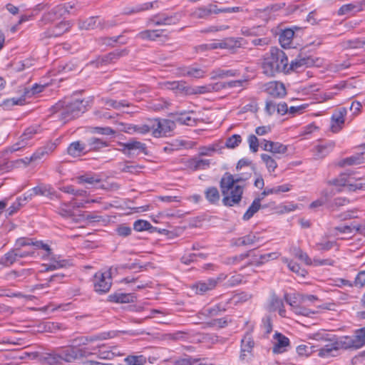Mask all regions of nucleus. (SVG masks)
<instances>
[{
	"label": "nucleus",
	"mask_w": 365,
	"mask_h": 365,
	"mask_svg": "<svg viewBox=\"0 0 365 365\" xmlns=\"http://www.w3.org/2000/svg\"><path fill=\"white\" fill-rule=\"evenodd\" d=\"M110 337L109 332H102L91 336L79 335L71 338L69 340L71 346H69L58 349L50 353L34 352L29 354V356L35 359L36 363L48 365H55L63 362L72 363L77 359L86 356V351L83 349H76L77 347Z\"/></svg>",
	"instance_id": "f257e3e1"
},
{
	"label": "nucleus",
	"mask_w": 365,
	"mask_h": 365,
	"mask_svg": "<svg viewBox=\"0 0 365 365\" xmlns=\"http://www.w3.org/2000/svg\"><path fill=\"white\" fill-rule=\"evenodd\" d=\"M252 173H245L235 176L226 173L220 180V185L223 195L222 203L227 207H232L240 202L244 192V186L238 182L246 181L251 178Z\"/></svg>",
	"instance_id": "f03ea898"
},
{
	"label": "nucleus",
	"mask_w": 365,
	"mask_h": 365,
	"mask_svg": "<svg viewBox=\"0 0 365 365\" xmlns=\"http://www.w3.org/2000/svg\"><path fill=\"white\" fill-rule=\"evenodd\" d=\"M87 104V101L79 99L61 101L51 108V113L66 123L83 113L86 110Z\"/></svg>",
	"instance_id": "7ed1b4c3"
},
{
	"label": "nucleus",
	"mask_w": 365,
	"mask_h": 365,
	"mask_svg": "<svg viewBox=\"0 0 365 365\" xmlns=\"http://www.w3.org/2000/svg\"><path fill=\"white\" fill-rule=\"evenodd\" d=\"M263 73L268 76H274L277 73H288V58L281 49L272 47L262 63Z\"/></svg>",
	"instance_id": "20e7f679"
},
{
	"label": "nucleus",
	"mask_w": 365,
	"mask_h": 365,
	"mask_svg": "<svg viewBox=\"0 0 365 365\" xmlns=\"http://www.w3.org/2000/svg\"><path fill=\"white\" fill-rule=\"evenodd\" d=\"M329 184L336 187H343L346 190L349 192L365 190V182H363L362 178L354 180L353 178L345 173H342L337 178L329 180Z\"/></svg>",
	"instance_id": "39448f33"
},
{
	"label": "nucleus",
	"mask_w": 365,
	"mask_h": 365,
	"mask_svg": "<svg viewBox=\"0 0 365 365\" xmlns=\"http://www.w3.org/2000/svg\"><path fill=\"white\" fill-rule=\"evenodd\" d=\"M153 136L162 138L167 136L175 128V122L170 119L153 118L151 119Z\"/></svg>",
	"instance_id": "423d86ee"
},
{
	"label": "nucleus",
	"mask_w": 365,
	"mask_h": 365,
	"mask_svg": "<svg viewBox=\"0 0 365 365\" xmlns=\"http://www.w3.org/2000/svg\"><path fill=\"white\" fill-rule=\"evenodd\" d=\"M112 279L110 272L96 273L93 279L94 289L96 292L104 294L108 292L111 287Z\"/></svg>",
	"instance_id": "0eeeda50"
},
{
	"label": "nucleus",
	"mask_w": 365,
	"mask_h": 365,
	"mask_svg": "<svg viewBox=\"0 0 365 365\" xmlns=\"http://www.w3.org/2000/svg\"><path fill=\"white\" fill-rule=\"evenodd\" d=\"M36 133V128L34 127L26 128L24 133L21 135L20 140L17 143L8 148L7 152L14 153L19 151L26 148V146L31 145V143L29 141L32 139Z\"/></svg>",
	"instance_id": "6e6552de"
},
{
	"label": "nucleus",
	"mask_w": 365,
	"mask_h": 365,
	"mask_svg": "<svg viewBox=\"0 0 365 365\" xmlns=\"http://www.w3.org/2000/svg\"><path fill=\"white\" fill-rule=\"evenodd\" d=\"M120 145L122 147L121 151L128 156L138 155L140 153L146 154V145L140 141L130 140L127 143H122Z\"/></svg>",
	"instance_id": "1a4fd4ad"
},
{
	"label": "nucleus",
	"mask_w": 365,
	"mask_h": 365,
	"mask_svg": "<svg viewBox=\"0 0 365 365\" xmlns=\"http://www.w3.org/2000/svg\"><path fill=\"white\" fill-rule=\"evenodd\" d=\"M255 346V341L250 334H245L241 340V353L240 358L243 363L249 362L252 356V350Z\"/></svg>",
	"instance_id": "9d476101"
},
{
	"label": "nucleus",
	"mask_w": 365,
	"mask_h": 365,
	"mask_svg": "<svg viewBox=\"0 0 365 365\" xmlns=\"http://www.w3.org/2000/svg\"><path fill=\"white\" fill-rule=\"evenodd\" d=\"M272 352L274 354H282L288 350L290 347V341L288 337L281 333L276 332L272 339Z\"/></svg>",
	"instance_id": "9b49d317"
},
{
	"label": "nucleus",
	"mask_w": 365,
	"mask_h": 365,
	"mask_svg": "<svg viewBox=\"0 0 365 365\" xmlns=\"http://www.w3.org/2000/svg\"><path fill=\"white\" fill-rule=\"evenodd\" d=\"M263 90L274 98H282L287 93L284 84L277 81H270L264 84Z\"/></svg>",
	"instance_id": "f8f14e48"
},
{
	"label": "nucleus",
	"mask_w": 365,
	"mask_h": 365,
	"mask_svg": "<svg viewBox=\"0 0 365 365\" xmlns=\"http://www.w3.org/2000/svg\"><path fill=\"white\" fill-rule=\"evenodd\" d=\"M212 14H216L215 4H210L207 6L195 8L190 16L193 19H208Z\"/></svg>",
	"instance_id": "ddd939ff"
},
{
	"label": "nucleus",
	"mask_w": 365,
	"mask_h": 365,
	"mask_svg": "<svg viewBox=\"0 0 365 365\" xmlns=\"http://www.w3.org/2000/svg\"><path fill=\"white\" fill-rule=\"evenodd\" d=\"M335 146L333 141H328L315 145L312 148L313 156L315 159H322L330 153Z\"/></svg>",
	"instance_id": "4468645a"
},
{
	"label": "nucleus",
	"mask_w": 365,
	"mask_h": 365,
	"mask_svg": "<svg viewBox=\"0 0 365 365\" xmlns=\"http://www.w3.org/2000/svg\"><path fill=\"white\" fill-rule=\"evenodd\" d=\"M346 113L347 110L345 108H339L332 114L331 124L332 132L337 133L341 129Z\"/></svg>",
	"instance_id": "2eb2a0df"
},
{
	"label": "nucleus",
	"mask_w": 365,
	"mask_h": 365,
	"mask_svg": "<svg viewBox=\"0 0 365 365\" xmlns=\"http://www.w3.org/2000/svg\"><path fill=\"white\" fill-rule=\"evenodd\" d=\"M262 148L264 150L272 153L273 154H284L287 151V146L271 140H263Z\"/></svg>",
	"instance_id": "dca6fc26"
},
{
	"label": "nucleus",
	"mask_w": 365,
	"mask_h": 365,
	"mask_svg": "<svg viewBox=\"0 0 365 365\" xmlns=\"http://www.w3.org/2000/svg\"><path fill=\"white\" fill-rule=\"evenodd\" d=\"M240 45V42L234 38H227L219 42H213L205 45L208 49H233Z\"/></svg>",
	"instance_id": "f3484780"
},
{
	"label": "nucleus",
	"mask_w": 365,
	"mask_h": 365,
	"mask_svg": "<svg viewBox=\"0 0 365 365\" xmlns=\"http://www.w3.org/2000/svg\"><path fill=\"white\" fill-rule=\"evenodd\" d=\"M179 71L180 74L182 76H188L195 78H203L206 73L205 70L195 66L180 68Z\"/></svg>",
	"instance_id": "a211bd4d"
},
{
	"label": "nucleus",
	"mask_w": 365,
	"mask_h": 365,
	"mask_svg": "<svg viewBox=\"0 0 365 365\" xmlns=\"http://www.w3.org/2000/svg\"><path fill=\"white\" fill-rule=\"evenodd\" d=\"M32 191L34 196L42 195L48 197L50 199H53V197H56V198H60V196L56 194L54 189L50 185L40 184L33 187Z\"/></svg>",
	"instance_id": "6ab92c4d"
},
{
	"label": "nucleus",
	"mask_w": 365,
	"mask_h": 365,
	"mask_svg": "<svg viewBox=\"0 0 365 365\" xmlns=\"http://www.w3.org/2000/svg\"><path fill=\"white\" fill-rule=\"evenodd\" d=\"M240 74V70L237 69H223L217 68L213 69L210 73V78L212 80L217 78H225L228 77H235Z\"/></svg>",
	"instance_id": "aec40b11"
},
{
	"label": "nucleus",
	"mask_w": 365,
	"mask_h": 365,
	"mask_svg": "<svg viewBox=\"0 0 365 365\" xmlns=\"http://www.w3.org/2000/svg\"><path fill=\"white\" fill-rule=\"evenodd\" d=\"M313 61L309 57L298 56L290 63H288V73L289 71H299L304 67L312 65Z\"/></svg>",
	"instance_id": "412c9836"
},
{
	"label": "nucleus",
	"mask_w": 365,
	"mask_h": 365,
	"mask_svg": "<svg viewBox=\"0 0 365 365\" xmlns=\"http://www.w3.org/2000/svg\"><path fill=\"white\" fill-rule=\"evenodd\" d=\"M67 11V7L63 5H58L52 9L49 12L44 14L41 21L44 23H48L56 20L63 16Z\"/></svg>",
	"instance_id": "4be33fe9"
},
{
	"label": "nucleus",
	"mask_w": 365,
	"mask_h": 365,
	"mask_svg": "<svg viewBox=\"0 0 365 365\" xmlns=\"http://www.w3.org/2000/svg\"><path fill=\"white\" fill-rule=\"evenodd\" d=\"M67 153L72 157H79L88 153L86 143L75 141L71 143L67 148Z\"/></svg>",
	"instance_id": "5701e85b"
},
{
	"label": "nucleus",
	"mask_w": 365,
	"mask_h": 365,
	"mask_svg": "<svg viewBox=\"0 0 365 365\" xmlns=\"http://www.w3.org/2000/svg\"><path fill=\"white\" fill-rule=\"evenodd\" d=\"M364 5L365 3L363 1L344 4L339 8L337 14L339 16L354 14L362 11Z\"/></svg>",
	"instance_id": "b1692460"
},
{
	"label": "nucleus",
	"mask_w": 365,
	"mask_h": 365,
	"mask_svg": "<svg viewBox=\"0 0 365 365\" xmlns=\"http://www.w3.org/2000/svg\"><path fill=\"white\" fill-rule=\"evenodd\" d=\"M334 343V347L336 351L339 349H354V345L351 336H342L336 339H331Z\"/></svg>",
	"instance_id": "393cba45"
},
{
	"label": "nucleus",
	"mask_w": 365,
	"mask_h": 365,
	"mask_svg": "<svg viewBox=\"0 0 365 365\" xmlns=\"http://www.w3.org/2000/svg\"><path fill=\"white\" fill-rule=\"evenodd\" d=\"M365 163V153H358L346 158L339 163L341 167L359 165Z\"/></svg>",
	"instance_id": "a878e982"
},
{
	"label": "nucleus",
	"mask_w": 365,
	"mask_h": 365,
	"mask_svg": "<svg viewBox=\"0 0 365 365\" xmlns=\"http://www.w3.org/2000/svg\"><path fill=\"white\" fill-rule=\"evenodd\" d=\"M107 146H108V142L102 138L91 137L86 140L88 152L99 151L102 148H104Z\"/></svg>",
	"instance_id": "bb28decb"
},
{
	"label": "nucleus",
	"mask_w": 365,
	"mask_h": 365,
	"mask_svg": "<svg viewBox=\"0 0 365 365\" xmlns=\"http://www.w3.org/2000/svg\"><path fill=\"white\" fill-rule=\"evenodd\" d=\"M193 112H181L175 114V121L181 125L193 126L196 124V119L192 116Z\"/></svg>",
	"instance_id": "cd10ccee"
},
{
	"label": "nucleus",
	"mask_w": 365,
	"mask_h": 365,
	"mask_svg": "<svg viewBox=\"0 0 365 365\" xmlns=\"http://www.w3.org/2000/svg\"><path fill=\"white\" fill-rule=\"evenodd\" d=\"M215 281L212 279H207L205 281H200L196 283L193 288L195 289V292L198 294H203L208 291H211L215 288Z\"/></svg>",
	"instance_id": "c85d7f7f"
},
{
	"label": "nucleus",
	"mask_w": 365,
	"mask_h": 365,
	"mask_svg": "<svg viewBox=\"0 0 365 365\" xmlns=\"http://www.w3.org/2000/svg\"><path fill=\"white\" fill-rule=\"evenodd\" d=\"M78 27L80 29L92 30L101 28V21L96 16H91L85 20H79Z\"/></svg>",
	"instance_id": "c756f323"
},
{
	"label": "nucleus",
	"mask_w": 365,
	"mask_h": 365,
	"mask_svg": "<svg viewBox=\"0 0 365 365\" xmlns=\"http://www.w3.org/2000/svg\"><path fill=\"white\" fill-rule=\"evenodd\" d=\"M71 27L69 21H61L53 28L49 29L48 36H60L65 32L68 31Z\"/></svg>",
	"instance_id": "7c9ffc66"
},
{
	"label": "nucleus",
	"mask_w": 365,
	"mask_h": 365,
	"mask_svg": "<svg viewBox=\"0 0 365 365\" xmlns=\"http://www.w3.org/2000/svg\"><path fill=\"white\" fill-rule=\"evenodd\" d=\"M294 32L291 29H286L282 31L279 37L281 46L284 48H290L292 43Z\"/></svg>",
	"instance_id": "2f4dec72"
},
{
	"label": "nucleus",
	"mask_w": 365,
	"mask_h": 365,
	"mask_svg": "<svg viewBox=\"0 0 365 365\" xmlns=\"http://www.w3.org/2000/svg\"><path fill=\"white\" fill-rule=\"evenodd\" d=\"M128 53V51L125 48L122 50H115L103 56L102 61L105 63H112L115 62V61L119 59L120 57L126 56Z\"/></svg>",
	"instance_id": "473e14b6"
},
{
	"label": "nucleus",
	"mask_w": 365,
	"mask_h": 365,
	"mask_svg": "<svg viewBox=\"0 0 365 365\" xmlns=\"http://www.w3.org/2000/svg\"><path fill=\"white\" fill-rule=\"evenodd\" d=\"M162 32L163 30L160 29H148L138 33L136 37L142 40L155 41L156 40L157 38L160 37L162 36Z\"/></svg>",
	"instance_id": "72a5a7b5"
},
{
	"label": "nucleus",
	"mask_w": 365,
	"mask_h": 365,
	"mask_svg": "<svg viewBox=\"0 0 365 365\" xmlns=\"http://www.w3.org/2000/svg\"><path fill=\"white\" fill-rule=\"evenodd\" d=\"M56 212L64 218H68L74 216V210L71 202H61L56 209Z\"/></svg>",
	"instance_id": "f704fd0d"
},
{
	"label": "nucleus",
	"mask_w": 365,
	"mask_h": 365,
	"mask_svg": "<svg viewBox=\"0 0 365 365\" xmlns=\"http://www.w3.org/2000/svg\"><path fill=\"white\" fill-rule=\"evenodd\" d=\"M351 339L354 345V349H360L365 345V327L356 330Z\"/></svg>",
	"instance_id": "c9c22d12"
},
{
	"label": "nucleus",
	"mask_w": 365,
	"mask_h": 365,
	"mask_svg": "<svg viewBox=\"0 0 365 365\" xmlns=\"http://www.w3.org/2000/svg\"><path fill=\"white\" fill-rule=\"evenodd\" d=\"M210 160L208 159H197L192 158L188 161V166L190 168L197 170H205L210 167Z\"/></svg>",
	"instance_id": "e433bc0d"
},
{
	"label": "nucleus",
	"mask_w": 365,
	"mask_h": 365,
	"mask_svg": "<svg viewBox=\"0 0 365 365\" xmlns=\"http://www.w3.org/2000/svg\"><path fill=\"white\" fill-rule=\"evenodd\" d=\"M260 207L261 198H255L243 215L242 219L245 221L249 220L259 210Z\"/></svg>",
	"instance_id": "4c0bfd02"
},
{
	"label": "nucleus",
	"mask_w": 365,
	"mask_h": 365,
	"mask_svg": "<svg viewBox=\"0 0 365 365\" xmlns=\"http://www.w3.org/2000/svg\"><path fill=\"white\" fill-rule=\"evenodd\" d=\"M206 200L212 205L217 204L220 198V192L217 187H209L205 191Z\"/></svg>",
	"instance_id": "58836bf2"
},
{
	"label": "nucleus",
	"mask_w": 365,
	"mask_h": 365,
	"mask_svg": "<svg viewBox=\"0 0 365 365\" xmlns=\"http://www.w3.org/2000/svg\"><path fill=\"white\" fill-rule=\"evenodd\" d=\"M336 245V242L330 241L325 237H322L319 242L314 245V249L319 252H327L332 249Z\"/></svg>",
	"instance_id": "ea45409f"
},
{
	"label": "nucleus",
	"mask_w": 365,
	"mask_h": 365,
	"mask_svg": "<svg viewBox=\"0 0 365 365\" xmlns=\"http://www.w3.org/2000/svg\"><path fill=\"white\" fill-rule=\"evenodd\" d=\"M332 196V192H329L327 190H324L321 192V196L319 199L313 201L309 207L311 208H316L318 207H321L328 202L331 197Z\"/></svg>",
	"instance_id": "a19ab883"
},
{
	"label": "nucleus",
	"mask_w": 365,
	"mask_h": 365,
	"mask_svg": "<svg viewBox=\"0 0 365 365\" xmlns=\"http://www.w3.org/2000/svg\"><path fill=\"white\" fill-rule=\"evenodd\" d=\"M258 238L253 234H250L234 240V245L236 246H246L254 245Z\"/></svg>",
	"instance_id": "79ce46f5"
},
{
	"label": "nucleus",
	"mask_w": 365,
	"mask_h": 365,
	"mask_svg": "<svg viewBox=\"0 0 365 365\" xmlns=\"http://www.w3.org/2000/svg\"><path fill=\"white\" fill-rule=\"evenodd\" d=\"M18 261L19 259L16 251L15 250H12L1 257L0 264L6 267H9Z\"/></svg>",
	"instance_id": "37998d69"
},
{
	"label": "nucleus",
	"mask_w": 365,
	"mask_h": 365,
	"mask_svg": "<svg viewBox=\"0 0 365 365\" xmlns=\"http://www.w3.org/2000/svg\"><path fill=\"white\" fill-rule=\"evenodd\" d=\"M132 296L125 293H113L108 296V301L115 303H128L130 302Z\"/></svg>",
	"instance_id": "c03bdc74"
},
{
	"label": "nucleus",
	"mask_w": 365,
	"mask_h": 365,
	"mask_svg": "<svg viewBox=\"0 0 365 365\" xmlns=\"http://www.w3.org/2000/svg\"><path fill=\"white\" fill-rule=\"evenodd\" d=\"M261 158L263 163L265 164L269 173H271L275 171L276 168H277V163L272 156L263 153L261 155Z\"/></svg>",
	"instance_id": "a18cd8bd"
},
{
	"label": "nucleus",
	"mask_w": 365,
	"mask_h": 365,
	"mask_svg": "<svg viewBox=\"0 0 365 365\" xmlns=\"http://www.w3.org/2000/svg\"><path fill=\"white\" fill-rule=\"evenodd\" d=\"M129 129L139 134H146L149 132L153 133L151 119L148 120L145 124L134 125L129 128Z\"/></svg>",
	"instance_id": "49530a36"
},
{
	"label": "nucleus",
	"mask_w": 365,
	"mask_h": 365,
	"mask_svg": "<svg viewBox=\"0 0 365 365\" xmlns=\"http://www.w3.org/2000/svg\"><path fill=\"white\" fill-rule=\"evenodd\" d=\"M124 361L128 365H144L147 362V357L144 355H130Z\"/></svg>",
	"instance_id": "de8ad7c7"
},
{
	"label": "nucleus",
	"mask_w": 365,
	"mask_h": 365,
	"mask_svg": "<svg viewBox=\"0 0 365 365\" xmlns=\"http://www.w3.org/2000/svg\"><path fill=\"white\" fill-rule=\"evenodd\" d=\"M314 346L309 344H301L297 347V353L299 356L306 358L309 356L314 351Z\"/></svg>",
	"instance_id": "09e8293b"
},
{
	"label": "nucleus",
	"mask_w": 365,
	"mask_h": 365,
	"mask_svg": "<svg viewBox=\"0 0 365 365\" xmlns=\"http://www.w3.org/2000/svg\"><path fill=\"white\" fill-rule=\"evenodd\" d=\"M155 6L158 7V1H155L153 2H147V3L137 5L135 8L132 9L130 11H129L126 13L127 14L138 13L140 11L149 10Z\"/></svg>",
	"instance_id": "8fccbe9b"
},
{
	"label": "nucleus",
	"mask_w": 365,
	"mask_h": 365,
	"mask_svg": "<svg viewBox=\"0 0 365 365\" xmlns=\"http://www.w3.org/2000/svg\"><path fill=\"white\" fill-rule=\"evenodd\" d=\"M334 351H336V349L334 347L333 341H331L330 344H326L324 347L319 350L318 355L323 358H327L333 356Z\"/></svg>",
	"instance_id": "3c124183"
},
{
	"label": "nucleus",
	"mask_w": 365,
	"mask_h": 365,
	"mask_svg": "<svg viewBox=\"0 0 365 365\" xmlns=\"http://www.w3.org/2000/svg\"><path fill=\"white\" fill-rule=\"evenodd\" d=\"M283 307L282 300L279 298L275 294H272L270 297L268 309L269 311L275 312L278 308Z\"/></svg>",
	"instance_id": "603ef678"
},
{
	"label": "nucleus",
	"mask_w": 365,
	"mask_h": 365,
	"mask_svg": "<svg viewBox=\"0 0 365 365\" xmlns=\"http://www.w3.org/2000/svg\"><path fill=\"white\" fill-rule=\"evenodd\" d=\"M152 228V225L148 221L145 220H138L133 223V229L137 232L146 231Z\"/></svg>",
	"instance_id": "864d4df0"
},
{
	"label": "nucleus",
	"mask_w": 365,
	"mask_h": 365,
	"mask_svg": "<svg viewBox=\"0 0 365 365\" xmlns=\"http://www.w3.org/2000/svg\"><path fill=\"white\" fill-rule=\"evenodd\" d=\"M102 103L107 107L119 109L121 107L128 106L125 101H117L109 98H102Z\"/></svg>",
	"instance_id": "5fc2aeb1"
},
{
	"label": "nucleus",
	"mask_w": 365,
	"mask_h": 365,
	"mask_svg": "<svg viewBox=\"0 0 365 365\" xmlns=\"http://www.w3.org/2000/svg\"><path fill=\"white\" fill-rule=\"evenodd\" d=\"M182 17V14L180 12H177L171 15H168L165 14L164 19L165 25H175L180 21Z\"/></svg>",
	"instance_id": "6e6d98bb"
},
{
	"label": "nucleus",
	"mask_w": 365,
	"mask_h": 365,
	"mask_svg": "<svg viewBox=\"0 0 365 365\" xmlns=\"http://www.w3.org/2000/svg\"><path fill=\"white\" fill-rule=\"evenodd\" d=\"M165 86L168 89L176 90L179 91H184L186 93L187 86L185 82L180 81H168L165 83Z\"/></svg>",
	"instance_id": "4d7b16f0"
},
{
	"label": "nucleus",
	"mask_w": 365,
	"mask_h": 365,
	"mask_svg": "<svg viewBox=\"0 0 365 365\" xmlns=\"http://www.w3.org/2000/svg\"><path fill=\"white\" fill-rule=\"evenodd\" d=\"M242 142L240 135L234 134L229 137L225 142V145L229 148H235L237 147Z\"/></svg>",
	"instance_id": "13d9d810"
},
{
	"label": "nucleus",
	"mask_w": 365,
	"mask_h": 365,
	"mask_svg": "<svg viewBox=\"0 0 365 365\" xmlns=\"http://www.w3.org/2000/svg\"><path fill=\"white\" fill-rule=\"evenodd\" d=\"M78 183L83 184V183H88V184H94L99 182L101 181V179L97 178L95 175H80L77 178Z\"/></svg>",
	"instance_id": "bf43d9fd"
},
{
	"label": "nucleus",
	"mask_w": 365,
	"mask_h": 365,
	"mask_svg": "<svg viewBox=\"0 0 365 365\" xmlns=\"http://www.w3.org/2000/svg\"><path fill=\"white\" fill-rule=\"evenodd\" d=\"M165 14H158L153 16L148 20L147 26H161L165 25Z\"/></svg>",
	"instance_id": "052dcab7"
},
{
	"label": "nucleus",
	"mask_w": 365,
	"mask_h": 365,
	"mask_svg": "<svg viewBox=\"0 0 365 365\" xmlns=\"http://www.w3.org/2000/svg\"><path fill=\"white\" fill-rule=\"evenodd\" d=\"M209 93L208 84L201 86L187 87L186 89V94H205Z\"/></svg>",
	"instance_id": "680f3d73"
},
{
	"label": "nucleus",
	"mask_w": 365,
	"mask_h": 365,
	"mask_svg": "<svg viewBox=\"0 0 365 365\" xmlns=\"http://www.w3.org/2000/svg\"><path fill=\"white\" fill-rule=\"evenodd\" d=\"M299 297L301 298V296L298 294L290 295L285 294L284 296V300L291 307L292 310L299 305Z\"/></svg>",
	"instance_id": "e2e57ef3"
},
{
	"label": "nucleus",
	"mask_w": 365,
	"mask_h": 365,
	"mask_svg": "<svg viewBox=\"0 0 365 365\" xmlns=\"http://www.w3.org/2000/svg\"><path fill=\"white\" fill-rule=\"evenodd\" d=\"M309 338L319 341H331L330 334L325 331H318L317 333L312 334L309 335Z\"/></svg>",
	"instance_id": "0e129e2a"
},
{
	"label": "nucleus",
	"mask_w": 365,
	"mask_h": 365,
	"mask_svg": "<svg viewBox=\"0 0 365 365\" xmlns=\"http://www.w3.org/2000/svg\"><path fill=\"white\" fill-rule=\"evenodd\" d=\"M286 262H287V266L291 271H292L293 272L296 273L299 276H305V269L301 268V267L297 262L292 261L288 262L287 259H286Z\"/></svg>",
	"instance_id": "69168bd1"
},
{
	"label": "nucleus",
	"mask_w": 365,
	"mask_h": 365,
	"mask_svg": "<svg viewBox=\"0 0 365 365\" xmlns=\"http://www.w3.org/2000/svg\"><path fill=\"white\" fill-rule=\"evenodd\" d=\"M247 142L249 148L251 152L257 153L259 149V140L254 134H251L248 136Z\"/></svg>",
	"instance_id": "338daca9"
},
{
	"label": "nucleus",
	"mask_w": 365,
	"mask_h": 365,
	"mask_svg": "<svg viewBox=\"0 0 365 365\" xmlns=\"http://www.w3.org/2000/svg\"><path fill=\"white\" fill-rule=\"evenodd\" d=\"M354 284L356 287H363L365 286V270L360 271L355 277Z\"/></svg>",
	"instance_id": "774afa93"
}]
</instances>
